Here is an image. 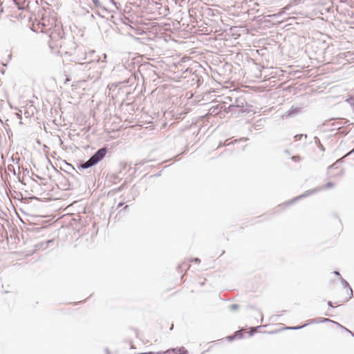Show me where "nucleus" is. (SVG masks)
<instances>
[{"mask_svg": "<svg viewBox=\"0 0 354 354\" xmlns=\"http://www.w3.org/2000/svg\"><path fill=\"white\" fill-rule=\"evenodd\" d=\"M230 339H232L234 337H228Z\"/></svg>", "mask_w": 354, "mask_h": 354, "instance_id": "obj_13", "label": "nucleus"}, {"mask_svg": "<svg viewBox=\"0 0 354 354\" xmlns=\"http://www.w3.org/2000/svg\"><path fill=\"white\" fill-rule=\"evenodd\" d=\"M176 351H177L176 348H173V349L171 350V351L173 352V353H175ZM169 351H170V350L167 351V352H169Z\"/></svg>", "mask_w": 354, "mask_h": 354, "instance_id": "obj_5", "label": "nucleus"}, {"mask_svg": "<svg viewBox=\"0 0 354 354\" xmlns=\"http://www.w3.org/2000/svg\"><path fill=\"white\" fill-rule=\"evenodd\" d=\"M302 136V135H300V136H295V138H299Z\"/></svg>", "mask_w": 354, "mask_h": 354, "instance_id": "obj_9", "label": "nucleus"}, {"mask_svg": "<svg viewBox=\"0 0 354 354\" xmlns=\"http://www.w3.org/2000/svg\"><path fill=\"white\" fill-rule=\"evenodd\" d=\"M10 17L12 18L13 22H23L30 18V10L28 7V4L24 1L21 5L20 2L15 0V5L12 8Z\"/></svg>", "mask_w": 354, "mask_h": 354, "instance_id": "obj_2", "label": "nucleus"}, {"mask_svg": "<svg viewBox=\"0 0 354 354\" xmlns=\"http://www.w3.org/2000/svg\"><path fill=\"white\" fill-rule=\"evenodd\" d=\"M302 136V135H300V136H295V138H299Z\"/></svg>", "mask_w": 354, "mask_h": 354, "instance_id": "obj_10", "label": "nucleus"}, {"mask_svg": "<svg viewBox=\"0 0 354 354\" xmlns=\"http://www.w3.org/2000/svg\"><path fill=\"white\" fill-rule=\"evenodd\" d=\"M184 264H185L184 263H182V264L180 266V268H183V267L184 266Z\"/></svg>", "mask_w": 354, "mask_h": 354, "instance_id": "obj_11", "label": "nucleus"}, {"mask_svg": "<svg viewBox=\"0 0 354 354\" xmlns=\"http://www.w3.org/2000/svg\"><path fill=\"white\" fill-rule=\"evenodd\" d=\"M335 274L339 275L338 272H335Z\"/></svg>", "mask_w": 354, "mask_h": 354, "instance_id": "obj_12", "label": "nucleus"}, {"mask_svg": "<svg viewBox=\"0 0 354 354\" xmlns=\"http://www.w3.org/2000/svg\"><path fill=\"white\" fill-rule=\"evenodd\" d=\"M328 304L330 306H331V307H334V306H333V304H332V302H331V301H328Z\"/></svg>", "mask_w": 354, "mask_h": 354, "instance_id": "obj_8", "label": "nucleus"}, {"mask_svg": "<svg viewBox=\"0 0 354 354\" xmlns=\"http://www.w3.org/2000/svg\"><path fill=\"white\" fill-rule=\"evenodd\" d=\"M353 297V290L348 283L345 281L343 286L337 290L335 295L337 306L348 301Z\"/></svg>", "mask_w": 354, "mask_h": 354, "instance_id": "obj_3", "label": "nucleus"}, {"mask_svg": "<svg viewBox=\"0 0 354 354\" xmlns=\"http://www.w3.org/2000/svg\"><path fill=\"white\" fill-rule=\"evenodd\" d=\"M38 17L39 19L32 25V30L48 35L50 48H61L64 44L65 33L62 24L58 20L56 13L42 8L39 10Z\"/></svg>", "mask_w": 354, "mask_h": 354, "instance_id": "obj_1", "label": "nucleus"}, {"mask_svg": "<svg viewBox=\"0 0 354 354\" xmlns=\"http://www.w3.org/2000/svg\"><path fill=\"white\" fill-rule=\"evenodd\" d=\"M106 151L105 147L100 149L88 161L82 165V167L86 169L95 165L104 158Z\"/></svg>", "mask_w": 354, "mask_h": 354, "instance_id": "obj_4", "label": "nucleus"}, {"mask_svg": "<svg viewBox=\"0 0 354 354\" xmlns=\"http://www.w3.org/2000/svg\"><path fill=\"white\" fill-rule=\"evenodd\" d=\"M332 186H333V184H332V183H328V184L326 185V187H332Z\"/></svg>", "mask_w": 354, "mask_h": 354, "instance_id": "obj_6", "label": "nucleus"}, {"mask_svg": "<svg viewBox=\"0 0 354 354\" xmlns=\"http://www.w3.org/2000/svg\"><path fill=\"white\" fill-rule=\"evenodd\" d=\"M301 327H295V328H286L287 329H298V328H300Z\"/></svg>", "mask_w": 354, "mask_h": 354, "instance_id": "obj_7", "label": "nucleus"}]
</instances>
